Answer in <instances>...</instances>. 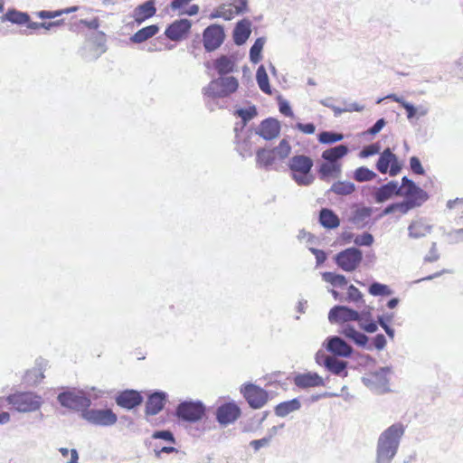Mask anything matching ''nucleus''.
I'll use <instances>...</instances> for the list:
<instances>
[{"mask_svg":"<svg viewBox=\"0 0 463 463\" xmlns=\"http://www.w3.org/2000/svg\"><path fill=\"white\" fill-rule=\"evenodd\" d=\"M403 433V425L396 423L390 426L381 434L377 447L378 463H390L397 452L400 439Z\"/></svg>","mask_w":463,"mask_h":463,"instance_id":"obj_1","label":"nucleus"},{"mask_svg":"<svg viewBox=\"0 0 463 463\" xmlns=\"http://www.w3.org/2000/svg\"><path fill=\"white\" fill-rule=\"evenodd\" d=\"M313 165V160L307 156L297 155L292 156L288 162L292 179L298 185L311 184L314 181V176L311 174Z\"/></svg>","mask_w":463,"mask_h":463,"instance_id":"obj_2","label":"nucleus"},{"mask_svg":"<svg viewBox=\"0 0 463 463\" xmlns=\"http://www.w3.org/2000/svg\"><path fill=\"white\" fill-rule=\"evenodd\" d=\"M239 88L238 80L233 76L219 77L211 80L203 89L204 97L209 99L226 98L236 92Z\"/></svg>","mask_w":463,"mask_h":463,"instance_id":"obj_3","label":"nucleus"},{"mask_svg":"<svg viewBox=\"0 0 463 463\" xmlns=\"http://www.w3.org/2000/svg\"><path fill=\"white\" fill-rule=\"evenodd\" d=\"M291 152V146L288 140L282 139L279 146L272 148H260L256 151V162L260 167L268 168L278 160H284Z\"/></svg>","mask_w":463,"mask_h":463,"instance_id":"obj_4","label":"nucleus"},{"mask_svg":"<svg viewBox=\"0 0 463 463\" xmlns=\"http://www.w3.org/2000/svg\"><path fill=\"white\" fill-rule=\"evenodd\" d=\"M7 402L18 411L28 412L36 411L41 407L42 398L31 392H16L9 395Z\"/></svg>","mask_w":463,"mask_h":463,"instance_id":"obj_5","label":"nucleus"},{"mask_svg":"<svg viewBox=\"0 0 463 463\" xmlns=\"http://www.w3.org/2000/svg\"><path fill=\"white\" fill-rule=\"evenodd\" d=\"M335 263L343 270L351 272L355 270L362 262L363 252L357 248H348L336 254Z\"/></svg>","mask_w":463,"mask_h":463,"instance_id":"obj_6","label":"nucleus"},{"mask_svg":"<svg viewBox=\"0 0 463 463\" xmlns=\"http://www.w3.org/2000/svg\"><path fill=\"white\" fill-rule=\"evenodd\" d=\"M176 415L183 420L196 422L205 415V408L200 402H184L178 405Z\"/></svg>","mask_w":463,"mask_h":463,"instance_id":"obj_7","label":"nucleus"},{"mask_svg":"<svg viewBox=\"0 0 463 463\" xmlns=\"http://www.w3.org/2000/svg\"><path fill=\"white\" fill-rule=\"evenodd\" d=\"M241 392L252 409L262 408L269 401V393L264 389L253 383L246 384Z\"/></svg>","mask_w":463,"mask_h":463,"instance_id":"obj_8","label":"nucleus"},{"mask_svg":"<svg viewBox=\"0 0 463 463\" xmlns=\"http://www.w3.org/2000/svg\"><path fill=\"white\" fill-rule=\"evenodd\" d=\"M224 39V30L220 24H211L203 33V46L207 52H213L219 48Z\"/></svg>","mask_w":463,"mask_h":463,"instance_id":"obj_9","label":"nucleus"},{"mask_svg":"<svg viewBox=\"0 0 463 463\" xmlns=\"http://www.w3.org/2000/svg\"><path fill=\"white\" fill-rule=\"evenodd\" d=\"M82 417L94 425L111 426L117 422L118 417L110 409L85 410Z\"/></svg>","mask_w":463,"mask_h":463,"instance_id":"obj_10","label":"nucleus"},{"mask_svg":"<svg viewBox=\"0 0 463 463\" xmlns=\"http://www.w3.org/2000/svg\"><path fill=\"white\" fill-rule=\"evenodd\" d=\"M398 195L405 197V200L417 202L418 206L427 200V194L407 177L402 179L401 186L398 185Z\"/></svg>","mask_w":463,"mask_h":463,"instance_id":"obj_11","label":"nucleus"},{"mask_svg":"<svg viewBox=\"0 0 463 463\" xmlns=\"http://www.w3.org/2000/svg\"><path fill=\"white\" fill-rule=\"evenodd\" d=\"M59 402L68 409L82 411L90 405V400L86 396L74 392H64L58 395Z\"/></svg>","mask_w":463,"mask_h":463,"instance_id":"obj_12","label":"nucleus"},{"mask_svg":"<svg viewBox=\"0 0 463 463\" xmlns=\"http://www.w3.org/2000/svg\"><path fill=\"white\" fill-rule=\"evenodd\" d=\"M376 168L381 174L389 172L390 175L394 176L401 171L402 165L391 149L386 148L381 154L376 164Z\"/></svg>","mask_w":463,"mask_h":463,"instance_id":"obj_13","label":"nucleus"},{"mask_svg":"<svg viewBox=\"0 0 463 463\" xmlns=\"http://www.w3.org/2000/svg\"><path fill=\"white\" fill-rule=\"evenodd\" d=\"M328 320L332 324L360 320V314L345 306H335L328 313Z\"/></svg>","mask_w":463,"mask_h":463,"instance_id":"obj_14","label":"nucleus"},{"mask_svg":"<svg viewBox=\"0 0 463 463\" xmlns=\"http://www.w3.org/2000/svg\"><path fill=\"white\" fill-rule=\"evenodd\" d=\"M192 27L188 19L173 22L165 31V36L171 41H181L187 36Z\"/></svg>","mask_w":463,"mask_h":463,"instance_id":"obj_15","label":"nucleus"},{"mask_svg":"<svg viewBox=\"0 0 463 463\" xmlns=\"http://www.w3.org/2000/svg\"><path fill=\"white\" fill-rule=\"evenodd\" d=\"M241 409L234 402H226L218 407L216 411L217 420L222 425L234 422L241 416Z\"/></svg>","mask_w":463,"mask_h":463,"instance_id":"obj_16","label":"nucleus"},{"mask_svg":"<svg viewBox=\"0 0 463 463\" xmlns=\"http://www.w3.org/2000/svg\"><path fill=\"white\" fill-rule=\"evenodd\" d=\"M294 384L300 389L319 387L325 384L323 378L314 372L298 373L294 377Z\"/></svg>","mask_w":463,"mask_h":463,"instance_id":"obj_17","label":"nucleus"},{"mask_svg":"<svg viewBox=\"0 0 463 463\" xmlns=\"http://www.w3.org/2000/svg\"><path fill=\"white\" fill-rule=\"evenodd\" d=\"M257 133L265 140L275 139L280 133V123L275 118H267L260 123Z\"/></svg>","mask_w":463,"mask_h":463,"instance_id":"obj_18","label":"nucleus"},{"mask_svg":"<svg viewBox=\"0 0 463 463\" xmlns=\"http://www.w3.org/2000/svg\"><path fill=\"white\" fill-rule=\"evenodd\" d=\"M143 398L137 391L127 390L120 392L116 398L118 406L126 409H133L141 404Z\"/></svg>","mask_w":463,"mask_h":463,"instance_id":"obj_19","label":"nucleus"},{"mask_svg":"<svg viewBox=\"0 0 463 463\" xmlns=\"http://www.w3.org/2000/svg\"><path fill=\"white\" fill-rule=\"evenodd\" d=\"M326 349L334 355L348 357L352 354V347L338 336H332L327 339Z\"/></svg>","mask_w":463,"mask_h":463,"instance_id":"obj_20","label":"nucleus"},{"mask_svg":"<svg viewBox=\"0 0 463 463\" xmlns=\"http://www.w3.org/2000/svg\"><path fill=\"white\" fill-rule=\"evenodd\" d=\"M166 395L162 392H156L148 396L146 403V414L156 415L165 407Z\"/></svg>","mask_w":463,"mask_h":463,"instance_id":"obj_21","label":"nucleus"},{"mask_svg":"<svg viewBox=\"0 0 463 463\" xmlns=\"http://www.w3.org/2000/svg\"><path fill=\"white\" fill-rule=\"evenodd\" d=\"M156 12L155 2L153 0H148L142 5H137L133 12V18L135 22L138 24L143 23L148 18H151L155 15Z\"/></svg>","mask_w":463,"mask_h":463,"instance_id":"obj_22","label":"nucleus"},{"mask_svg":"<svg viewBox=\"0 0 463 463\" xmlns=\"http://www.w3.org/2000/svg\"><path fill=\"white\" fill-rule=\"evenodd\" d=\"M394 195H398V183L395 181L382 185L373 194L374 200L377 203H383Z\"/></svg>","mask_w":463,"mask_h":463,"instance_id":"obj_23","label":"nucleus"},{"mask_svg":"<svg viewBox=\"0 0 463 463\" xmlns=\"http://www.w3.org/2000/svg\"><path fill=\"white\" fill-rule=\"evenodd\" d=\"M251 24L249 20L240 21L234 29L233 39L236 44H243L251 33Z\"/></svg>","mask_w":463,"mask_h":463,"instance_id":"obj_24","label":"nucleus"},{"mask_svg":"<svg viewBox=\"0 0 463 463\" xmlns=\"http://www.w3.org/2000/svg\"><path fill=\"white\" fill-rule=\"evenodd\" d=\"M418 206V203L415 201H408L404 200L401 203H395L388 205L380 214V216H384L392 213H399L401 214L407 213L410 210Z\"/></svg>","mask_w":463,"mask_h":463,"instance_id":"obj_25","label":"nucleus"},{"mask_svg":"<svg viewBox=\"0 0 463 463\" xmlns=\"http://www.w3.org/2000/svg\"><path fill=\"white\" fill-rule=\"evenodd\" d=\"M158 32L159 27L156 24H151L139 29L130 37V41L134 43H141L155 36Z\"/></svg>","mask_w":463,"mask_h":463,"instance_id":"obj_26","label":"nucleus"},{"mask_svg":"<svg viewBox=\"0 0 463 463\" xmlns=\"http://www.w3.org/2000/svg\"><path fill=\"white\" fill-rule=\"evenodd\" d=\"M319 222L322 226L327 229L337 228L340 224L338 216L330 209L324 208L320 211Z\"/></svg>","mask_w":463,"mask_h":463,"instance_id":"obj_27","label":"nucleus"},{"mask_svg":"<svg viewBox=\"0 0 463 463\" xmlns=\"http://www.w3.org/2000/svg\"><path fill=\"white\" fill-rule=\"evenodd\" d=\"M348 153V147L345 145H339L326 149L322 153V158L327 162L336 163L337 160L344 157Z\"/></svg>","mask_w":463,"mask_h":463,"instance_id":"obj_28","label":"nucleus"},{"mask_svg":"<svg viewBox=\"0 0 463 463\" xmlns=\"http://www.w3.org/2000/svg\"><path fill=\"white\" fill-rule=\"evenodd\" d=\"M87 43L89 46L96 52L97 54L104 52L106 45V34L101 31L92 33L88 38Z\"/></svg>","mask_w":463,"mask_h":463,"instance_id":"obj_29","label":"nucleus"},{"mask_svg":"<svg viewBox=\"0 0 463 463\" xmlns=\"http://www.w3.org/2000/svg\"><path fill=\"white\" fill-rule=\"evenodd\" d=\"M300 402L298 399H292L290 401L283 402L279 403L274 411L277 416L285 417L290 412L298 411L300 408Z\"/></svg>","mask_w":463,"mask_h":463,"instance_id":"obj_30","label":"nucleus"},{"mask_svg":"<svg viewBox=\"0 0 463 463\" xmlns=\"http://www.w3.org/2000/svg\"><path fill=\"white\" fill-rule=\"evenodd\" d=\"M430 232V226L422 220L413 221L409 226V235L411 238L419 239Z\"/></svg>","mask_w":463,"mask_h":463,"instance_id":"obj_31","label":"nucleus"},{"mask_svg":"<svg viewBox=\"0 0 463 463\" xmlns=\"http://www.w3.org/2000/svg\"><path fill=\"white\" fill-rule=\"evenodd\" d=\"M213 65L220 75L228 74L234 70V61L226 55H222L216 59Z\"/></svg>","mask_w":463,"mask_h":463,"instance_id":"obj_32","label":"nucleus"},{"mask_svg":"<svg viewBox=\"0 0 463 463\" xmlns=\"http://www.w3.org/2000/svg\"><path fill=\"white\" fill-rule=\"evenodd\" d=\"M342 334L361 346H364L368 341V338L364 334L356 331L354 326L349 325L343 328Z\"/></svg>","mask_w":463,"mask_h":463,"instance_id":"obj_33","label":"nucleus"},{"mask_svg":"<svg viewBox=\"0 0 463 463\" xmlns=\"http://www.w3.org/2000/svg\"><path fill=\"white\" fill-rule=\"evenodd\" d=\"M236 15H238V11H235L232 3H230L220 5L211 14V18H223L224 20H232Z\"/></svg>","mask_w":463,"mask_h":463,"instance_id":"obj_34","label":"nucleus"},{"mask_svg":"<svg viewBox=\"0 0 463 463\" xmlns=\"http://www.w3.org/2000/svg\"><path fill=\"white\" fill-rule=\"evenodd\" d=\"M256 80L260 89L266 94L271 95L272 90L269 81V76L263 65L260 66L256 72Z\"/></svg>","mask_w":463,"mask_h":463,"instance_id":"obj_35","label":"nucleus"},{"mask_svg":"<svg viewBox=\"0 0 463 463\" xmlns=\"http://www.w3.org/2000/svg\"><path fill=\"white\" fill-rule=\"evenodd\" d=\"M355 186L353 183L347 181H338L333 184L331 191L335 194L348 195L354 192Z\"/></svg>","mask_w":463,"mask_h":463,"instance_id":"obj_36","label":"nucleus"},{"mask_svg":"<svg viewBox=\"0 0 463 463\" xmlns=\"http://www.w3.org/2000/svg\"><path fill=\"white\" fill-rule=\"evenodd\" d=\"M346 366V362L338 360L335 356H331V358H327L326 360V367L328 369V371L336 375H339L345 372Z\"/></svg>","mask_w":463,"mask_h":463,"instance_id":"obj_37","label":"nucleus"},{"mask_svg":"<svg viewBox=\"0 0 463 463\" xmlns=\"http://www.w3.org/2000/svg\"><path fill=\"white\" fill-rule=\"evenodd\" d=\"M4 19L13 24H24L29 22V15L16 10H8Z\"/></svg>","mask_w":463,"mask_h":463,"instance_id":"obj_38","label":"nucleus"},{"mask_svg":"<svg viewBox=\"0 0 463 463\" xmlns=\"http://www.w3.org/2000/svg\"><path fill=\"white\" fill-rule=\"evenodd\" d=\"M322 278L326 282L330 283L334 287H345L348 283L344 275L334 272H324Z\"/></svg>","mask_w":463,"mask_h":463,"instance_id":"obj_39","label":"nucleus"},{"mask_svg":"<svg viewBox=\"0 0 463 463\" xmlns=\"http://www.w3.org/2000/svg\"><path fill=\"white\" fill-rule=\"evenodd\" d=\"M376 174L365 166H360L354 172V178L357 182H367L373 180Z\"/></svg>","mask_w":463,"mask_h":463,"instance_id":"obj_40","label":"nucleus"},{"mask_svg":"<svg viewBox=\"0 0 463 463\" xmlns=\"http://www.w3.org/2000/svg\"><path fill=\"white\" fill-rule=\"evenodd\" d=\"M319 173L322 177L336 175L340 173V165L326 161V163L321 165Z\"/></svg>","mask_w":463,"mask_h":463,"instance_id":"obj_41","label":"nucleus"},{"mask_svg":"<svg viewBox=\"0 0 463 463\" xmlns=\"http://www.w3.org/2000/svg\"><path fill=\"white\" fill-rule=\"evenodd\" d=\"M263 45H264V40L261 39V38H258L254 44L251 46L250 50V61L253 62V63H258L260 59H261V51L263 49Z\"/></svg>","mask_w":463,"mask_h":463,"instance_id":"obj_42","label":"nucleus"},{"mask_svg":"<svg viewBox=\"0 0 463 463\" xmlns=\"http://www.w3.org/2000/svg\"><path fill=\"white\" fill-rule=\"evenodd\" d=\"M76 10H78L77 6L61 9V10H57V11H41V12L37 13V16L42 19H52V18H56L58 16H60L63 14H69L71 12H75Z\"/></svg>","mask_w":463,"mask_h":463,"instance_id":"obj_43","label":"nucleus"},{"mask_svg":"<svg viewBox=\"0 0 463 463\" xmlns=\"http://www.w3.org/2000/svg\"><path fill=\"white\" fill-rule=\"evenodd\" d=\"M368 291L372 296H390L392 293L387 285L379 282L372 283Z\"/></svg>","mask_w":463,"mask_h":463,"instance_id":"obj_44","label":"nucleus"},{"mask_svg":"<svg viewBox=\"0 0 463 463\" xmlns=\"http://www.w3.org/2000/svg\"><path fill=\"white\" fill-rule=\"evenodd\" d=\"M386 99H390L401 104L406 109L408 118L414 117L416 113L415 108L411 104L406 102L402 98L397 96L396 94H390L386 97Z\"/></svg>","mask_w":463,"mask_h":463,"instance_id":"obj_45","label":"nucleus"},{"mask_svg":"<svg viewBox=\"0 0 463 463\" xmlns=\"http://www.w3.org/2000/svg\"><path fill=\"white\" fill-rule=\"evenodd\" d=\"M343 137L342 134L324 131L318 135V141L322 144H332L342 140Z\"/></svg>","mask_w":463,"mask_h":463,"instance_id":"obj_46","label":"nucleus"},{"mask_svg":"<svg viewBox=\"0 0 463 463\" xmlns=\"http://www.w3.org/2000/svg\"><path fill=\"white\" fill-rule=\"evenodd\" d=\"M346 300L354 303L364 302L362 292L354 285H350L347 288Z\"/></svg>","mask_w":463,"mask_h":463,"instance_id":"obj_47","label":"nucleus"},{"mask_svg":"<svg viewBox=\"0 0 463 463\" xmlns=\"http://www.w3.org/2000/svg\"><path fill=\"white\" fill-rule=\"evenodd\" d=\"M359 326L362 329L368 333H373L377 330V325L373 321H368L364 315H360V320H358Z\"/></svg>","mask_w":463,"mask_h":463,"instance_id":"obj_48","label":"nucleus"},{"mask_svg":"<svg viewBox=\"0 0 463 463\" xmlns=\"http://www.w3.org/2000/svg\"><path fill=\"white\" fill-rule=\"evenodd\" d=\"M354 242L358 246H371L373 242V237L371 233L364 232L356 236Z\"/></svg>","mask_w":463,"mask_h":463,"instance_id":"obj_49","label":"nucleus"},{"mask_svg":"<svg viewBox=\"0 0 463 463\" xmlns=\"http://www.w3.org/2000/svg\"><path fill=\"white\" fill-rule=\"evenodd\" d=\"M373 210L370 207H362L357 209L354 214V222H363L372 215Z\"/></svg>","mask_w":463,"mask_h":463,"instance_id":"obj_50","label":"nucleus"},{"mask_svg":"<svg viewBox=\"0 0 463 463\" xmlns=\"http://www.w3.org/2000/svg\"><path fill=\"white\" fill-rule=\"evenodd\" d=\"M236 113H237V115L240 118H241V119L245 123L250 121V119H252L257 115V111H256V108L255 107H250L248 109H238L236 111Z\"/></svg>","mask_w":463,"mask_h":463,"instance_id":"obj_51","label":"nucleus"},{"mask_svg":"<svg viewBox=\"0 0 463 463\" xmlns=\"http://www.w3.org/2000/svg\"><path fill=\"white\" fill-rule=\"evenodd\" d=\"M447 207L456 213H463V198H456L455 200L449 201Z\"/></svg>","mask_w":463,"mask_h":463,"instance_id":"obj_52","label":"nucleus"},{"mask_svg":"<svg viewBox=\"0 0 463 463\" xmlns=\"http://www.w3.org/2000/svg\"><path fill=\"white\" fill-rule=\"evenodd\" d=\"M380 151V146L378 144H372L369 145L361 151L360 156L361 157H368L371 156H373L375 154H378Z\"/></svg>","mask_w":463,"mask_h":463,"instance_id":"obj_53","label":"nucleus"},{"mask_svg":"<svg viewBox=\"0 0 463 463\" xmlns=\"http://www.w3.org/2000/svg\"><path fill=\"white\" fill-rule=\"evenodd\" d=\"M410 166L413 173L417 175H424V169L421 165L420 159L416 156H412L410 159Z\"/></svg>","mask_w":463,"mask_h":463,"instance_id":"obj_54","label":"nucleus"},{"mask_svg":"<svg viewBox=\"0 0 463 463\" xmlns=\"http://www.w3.org/2000/svg\"><path fill=\"white\" fill-rule=\"evenodd\" d=\"M296 128L307 135L314 134L316 131V126L313 123H297Z\"/></svg>","mask_w":463,"mask_h":463,"instance_id":"obj_55","label":"nucleus"},{"mask_svg":"<svg viewBox=\"0 0 463 463\" xmlns=\"http://www.w3.org/2000/svg\"><path fill=\"white\" fill-rule=\"evenodd\" d=\"M232 5H233L234 10L238 11V14H240L247 11L248 0H233Z\"/></svg>","mask_w":463,"mask_h":463,"instance_id":"obj_56","label":"nucleus"},{"mask_svg":"<svg viewBox=\"0 0 463 463\" xmlns=\"http://www.w3.org/2000/svg\"><path fill=\"white\" fill-rule=\"evenodd\" d=\"M153 439H162L165 440H168L171 442H175V439L173 437V434L168 430H161V431H156L152 435Z\"/></svg>","mask_w":463,"mask_h":463,"instance_id":"obj_57","label":"nucleus"},{"mask_svg":"<svg viewBox=\"0 0 463 463\" xmlns=\"http://www.w3.org/2000/svg\"><path fill=\"white\" fill-rule=\"evenodd\" d=\"M80 24H83L84 26H86L89 29H92L95 31H98V28L99 27V24H100L99 17H94L93 19H91L90 21L81 19V20H80Z\"/></svg>","mask_w":463,"mask_h":463,"instance_id":"obj_58","label":"nucleus"},{"mask_svg":"<svg viewBox=\"0 0 463 463\" xmlns=\"http://www.w3.org/2000/svg\"><path fill=\"white\" fill-rule=\"evenodd\" d=\"M60 452L64 458L68 457L69 453H71V459L69 463H78L79 456L76 449H73L69 451V449L66 448H61Z\"/></svg>","mask_w":463,"mask_h":463,"instance_id":"obj_59","label":"nucleus"},{"mask_svg":"<svg viewBox=\"0 0 463 463\" xmlns=\"http://www.w3.org/2000/svg\"><path fill=\"white\" fill-rule=\"evenodd\" d=\"M270 439H271V436L263 438L260 439H254V440L250 441V444L255 450H259L261 447L268 445L269 443Z\"/></svg>","mask_w":463,"mask_h":463,"instance_id":"obj_60","label":"nucleus"},{"mask_svg":"<svg viewBox=\"0 0 463 463\" xmlns=\"http://www.w3.org/2000/svg\"><path fill=\"white\" fill-rule=\"evenodd\" d=\"M384 126L385 120L383 118H380L371 128L368 129V133L371 135H375L380 132Z\"/></svg>","mask_w":463,"mask_h":463,"instance_id":"obj_61","label":"nucleus"},{"mask_svg":"<svg viewBox=\"0 0 463 463\" xmlns=\"http://www.w3.org/2000/svg\"><path fill=\"white\" fill-rule=\"evenodd\" d=\"M327 358H331L330 355H326L324 352L322 351H318L317 354H316V362L320 364V365H324L326 367V360Z\"/></svg>","mask_w":463,"mask_h":463,"instance_id":"obj_62","label":"nucleus"},{"mask_svg":"<svg viewBox=\"0 0 463 463\" xmlns=\"http://www.w3.org/2000/svg\"><path fill=\"white\" fill-rule=\"evenodd\" d=\"M449 238L451 241L453 242H458L459 241L463 240V229H459L455 231L454 232H451L449 234Z\"/></svg>","mask_w":463,"mask_h":463,"instance_id":"obj_63","label":"nucleus"},{"mask_svg":"<svg viewBox=\"0 0 463 463\" xmlns=\"http://www.w3.org/2000/svg\"><path fill=\"white\" fill-rule=\"evenodd\" d=\"M386 344V340L383 335H377L374 338V345L377 349H382L384 347Z\"/></svg>","mask_w":463,"mask_h":463,"instance_id":"obj_64","label":"nucleus"}]
</instances>
